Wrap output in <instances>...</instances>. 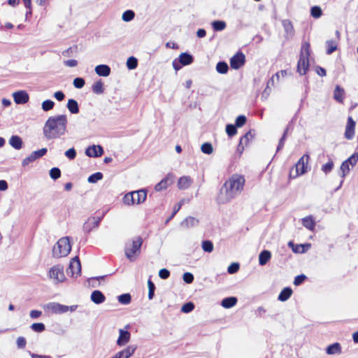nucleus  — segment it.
Segmentation results:
<instances>
[{
    "label": "nucleus",
    "instance_id": "680f3d73",
    "mask_svg": "<svg viewBox=\"0 0 358 358\" xmlns=\"http://www.w3.org/2000/svg\"><path fill=\"white\" fill-rule=\"evenodd\" d=\"M274 83V80H273V77L271 78L268 81H267V86L264 89V92H262V98H265L266 99L267 96L270 94L271 93V89L269 87V85H273Z\"/></svg>",
    "mask_w": 358,
    "mask_h": 358
},
{
    "label": "nucleus",
    "instance_id": "9d476101",
    "mask_svg": "<svg viewBox=\"0 0 358 358\" xmlns=\"http://www.w3.org/2000/svg\"><path fill=\"white\" fill-rule=\"evenodd\" d=\"M245 63V56L243 52L238 50L233 55L229 60L230 66L232 69L238 70L244 66Z\"/></svg>",
    "mask_w": 358,
    "mask_h": 358
},
{
    "label": "nucleus",
    "instance_id": "9b49d317",
    "mask_svg": "<svg viewBox=\"0 0 358 358\" xmlns=\"http://www.w3.org/2000/svg\"><path fill=\"white\" fill-rule=\"evenodd\" d=\"M129 327V324H127L125 326V329H119V337L116 341V343L118 346H124L129 342L131 334L128 330H127V329H128Z\"/></svg>",
    "mask_w": 358,
    "mask_h": 358
},
{
    "label": "nucleus",
    "instance_id": "412c9836",
    "mask_svg": "<svg viewBox=\"0 0 358 358\" xmlns=\"http://www.w3.org/2000/svg\"><path fill=\"white\" fill-rule=\"evenodd\" d=\"M132 192L134 196H135V204L143 203L146 200L148 192L146 189L143 188Z\"/></svg>",
    "mask_w": 358,
    "mask_h": 358
},
{
    "label": "nucleus",
    "instance_id": "f3484780",
    "mask_svg": "<svg viewBox=\"0 0 358 358\" xmlns=\"http://www.w3.org/2000/svg\"><path fill=\"white\" fill-rule=\"evenodd\" d=\"M288 246L292 248L294 253L303 254L310 248L311 244L309 243L294 244L292 241H289L288 243Z\"/></svg>",
    "mask_w": 358,
    "mask_h": 358
},
{
    "label": "nucleus",
    "instance_id": "6e6552de",
    "mask_svg": "<svg viewBox=\"0 0 358 358\" xmlns=\"http://www.w3.org/2000/svg\"><path fill=\"white\" fill-rule=\"evenodd\" d=\"M106 213V212H103L100 216L89 218L83 224V231L85 233H90L94 228L99 227Z\"/></svg>",
    "mask_w": 358,
    "mask_h": 358
},
{
    "label": "nucleus",
    "instance_id": "473e14b6",
    "mask_svg": "<svg viewBox=\"0 0 358 358\" xmlns=\"http://www.w3.org/2000/svg\"><path fill=\"white\" fill-rule=\"evenodd\" d=\"M211 27L214 31H222L227 27V23L224 20H215L211 22Z\"/></svg>",
    "mask_w": 358,
    "mask_h": 358
},
{
    "label": "nucleus",
    "instance_id": "603ef678",
    "mask_svg": "<svg viewBox=\"0 0 358 358\" xmlns=\"http://www.w3.org/2000/svg\"><path fill=\"white\" fill-rule=\"evenodd\" d=\"M55 106V102L51 99H46L42 102L41 108L43 111L47 112L52 110Z\"/></svg>",
    "mask_w": 358,
    "mask_h": 358
},
{
    "label": "nucleus",
    "instance_id": "ddd939ff",
    "mask_svg": "<svg viewBox=\"0 0 358 358\" xmlns=\"http://www.w3.org/2000/svg\"><path fill=\"white\" fill-rule=\"evenodd\" d=\"M104 153L103 148L101 145H92L88 146L85 154L89 157H99Z\"/></svg>",
    "mask_w": 358,
    "mask_h": 358
},
{
    "label": "nucleus",
    "instance_id": "8fccbe9b",
    "mask_svg": "<svg viewBox=\"0 0 358 358\" xmlns=\"http://www.w3.org/2000/svg\"><path fill=\"white\" fill-rule=\"evenodd\" d=\"M334 166V161L329 159V161L322 166L321 170L325 173L328 174L333 170Z\"/></svg>",
    "mask_w": 358,
    "mask_h": 358
},
{
    "label": "nucleus",
    "instance_id": "6ab92c4d",
    "mask_svg": "<svg viewBox=\"0 0 358 358\" xmlns=\"http://www.w3.org/2000/svg\"><path fill=\"white\" fill-rule=\"evenodd\" d=\"M282 25L285 30V37L286 38H290L294 35V26L292 24V22L288 20H282Z\"/></svg>",
    "mask_w": 358,
    "mask_h": 358
},
{
    "label": "nucleus",
    "instance_id": "f257e3e1",
    "mask_svg": "<svg viewBox=\"0 0 358 358\" xmlns=\"http://www.w3.org/2000/svg\"><path fill=\"white\" fill-rule=\"evenodd\" d=\"M245 178L242 175H233L222 185L217 196V202L224 204L241 193L245 185Z\"/></svg>",
    "mask_w": 358,
    "mask_h": 358
},
{
    "label": "nucleus",
    "instance_id": "6e6d98bb",
    "mask_svg": "<svg viewBox=\"0 0 358 358\" xmlns=\"http://www.w3.org/2000/svg\"><path fill=\"white\" fill-rule=\"evenodd\" d=\"M344 162H346L347 164H349V166H352V167H354L358 162V152H355Z\"/></svg>",
    "mask_w": 358,
    "mask_h": 358
},
{
    "label": "nucleus",
    "instance_id": "4d7b16f0",
    "mask_svg": "<svg viewBox=\"0 0 358 358\" xmlns=\"http://www.w3.org/2000/svg\"><path fill=\"white\" fill-rule=\"evenodd\" d=\"M340 169H341V172L340 176L343 178H344L349 173V172L350 171L349 164H348L347 162H344V161L342 162Z\"/></svg>",
    "mask_w": 358,
    "mask_h": 358
},
{
    "label": "nucleus",
    "instance_id": "7ed1b4c3",
    "mask_svg": "<svg viewBox=\"0 0 358 358\" xmlns=\"http://www.w3.org/2000/svg\"><path fill=\"white\" fill-rule=\"evenodd\" d=\"M69 236L62 237L59 239L52 248V257L61 258L67 256L71 250V244Z\"/></svg>",
    "mask_w": 358,
    "mask_h": 358
},
{
    "label": "nucleus",
    "instance_id": "49530a36",
    "mask_svg": "<svg viewBox=\"0 0 358 358\" xmlns=\"http://www.w3.org/2000/svg\"><path fill=\"white\" fill-rule=\"evenodd\" d=\"M201 150L203 154L210 155L213 152V147L211 143L205 142L201 146Z\"/></svg>",
    "mask_w": 358,
    "mask_h": 358
},
{
    "label": "nucleus",
    "instance_id": "69168bd1",
    "mask_svg": "<svg viewBox=\"0 0 358 358\" xmlns=\"http://www.w3.org/2000/svg\"><path fill=\"white\" fill-rule=\"evenodd\" d=\"M64 155L69 160H73L76 157L77 152L74 148H71L64 152Z\"/></svg>",
    "mask_w": 358,
    "mask_h": 358
},
{
    "label": "nucleus",
    "instance_id": "c9c22d12",
    "mask_svg": "<svg viewBox=\"0 0 358 358\" xmlns=\"http://www.w3.org/2000/svg\"><path fill=\"white\" fill-rule=\"evenodd\" d=\"M92 92L96 94H101L104 92V85L101 79L96 81L92 86Z\"/></svg>",
    "mask_w": 358,
    "mask_h": 358
},
{
    "label": "nucleus",
    "instance_id": "de8ad7c7",
    "mask_svg": "<svg viewBox=\"0 0 358 358\" xmlns=\"http://www.w3.org/2000/svg\"><path fill=\"white\" fill-rule=\"evenodd\" d=\"M135 17V13L132 10H125L122 15V19L124 22H129L131 21Z\"/></svg>",
    "mask_w": 358,
    "mask_h": 358
},
{
    "label": "nucleus",
    "instance_id": "20e7f679",
    "mask_svg": "<svg viewBox=\"0 0 358 358\" xmlns=\"http://www.w3.org/2000/svg\"><path fill=\"white\" fill-rule=\"evenodd\" d=\"M309 159L310 155L308 152L305 153L290 170L289 178H296L299 176L306 173L310 170V166H308Z\"/></svg>",
    "mask_w": 358,
    "mask_h": 358
},
{
    "label": "nucleus",
    "instance_id": "5701e85b",
    "mask_svg": "<svg viewBox=\"0 0 358 358\" xmlns=\"http://www.w3.org/2000/svg\"><path fill=\"white\" fill-rule=\"evenodd\" d=\"M8 143L15 150H20L23 147L22 138L18 135H13L10 138Z\"/></svg>",
    "mask_w": 358,
    "mask_h": 358
},
{
    "label": "nucleus",
    "instance_id": "f8f14e48",
    "mask_svg": "<svg viewBox=\"0 0 358 358\" xmlns=\"http://www.w3.org/2000/svg\"><path fill=\"white\" fill-rule=\"evenodd\" d=\"M43 308L50 310L54 314H62L67 312V306L57 302H50L44 305Z\"/></svg>",
    "mask_w": 358,
    "mask_h": 358
},
{
    "label": "nucleus",
    "instance_id": "79ce46f5",
    "mask_svg": "<svg viewBox=\"0 0 358 358\" xmlns=\"http://www.w3.org/2000/svg\"><path fill=\"white\" fill-rule=\"evenodd\" d=\"M237 127L233 124H227L225 131L229 138H232L237 134Z\"/></svg>",
    "mask_w": 358,
    "mask_h": 358
},
{
    "label": "nucleus",
    "instance_id": "a18cd8bd",
    "mask_svg": "<svg viewBox=\"0 0 358 358\" xmlns=\"http://www.w3.org/2000/svg\"><path fill=\"white\" fill-rule=\"evenodd\" d=\"M201 248L204 252L210 253L213 251L214 245L211 241L204 240L201 243Z\"/></svg>",
    "mask_w": 358,
    "mask_h": 358
},
{
    "label": "nucleus",
    "instance_id": "e2e57ef3",
    "mask_svg": "<svg viewBox=\"0 0 358 358\" xmlns=\"http://www.w3.org/2000/svg\"><path fill=\"white\" fill-rule=\"evenodd\" d=\"M255 131L254 129H250L248 132H246L244 136H243L240 140H242V142L245 143V144H247L249 141H250V138H253L254 136H255Z\"/></svg>",
    "mask_w": 358,
    "mask_h": 358
},
{
    "label": "nucleus",
    "instance_id": "13d9d810",
    "mask_svg": "<svg viewBox=\"0 0 358 358\" xmlns=\"http://www.w3.org/2000/svg\"><path fill=\"white\" fill-rule=\"evenodd\" d=\"M85 84V80L82 77H76L73 79V85L76 89H82Z\"/></svg>",
    "mask_w": 358,
    "mask_h": 358
},
{
    "label": "nucleus",
    "instance_id": "a878e982",
    "mask_svg": "<svg viewBox=\"0 0 358 358\" xmlns=\"http://www.w3.org/2000/svg\"><path fill=\"white\" fill-rule=\"evenodd\" d=\"M272 255L271 251L263 250L259 255V264L260 266L266 265L271 259Z\"/></svg>",
    "mask_w": 358,
    "mask_h": 358
},
{
    "label": "nucleus",
    "instance_id": "ea45409f",
    "mask_svg": "<svg viewBox=\"0 0 358 358\" xmlns=\"http://www.w3.org/2000/svg\"><path fill=\"white\" fill-rule=\"evenodd\" d=\"M138 64L137 58L134 56H130L127 60L126 66L129 70H134L137 68Z\"/></svg>",
    "mask_w": 358,
    "mask_h": 358
},
{
    "label": "nucleus",
    "instance_id": "c03bdc74",
    "mask_svg": "<svg viewBox=\"0 0 358 358\" xmlns=\"http://www.w3.org/2000/svg\"><path fill=\"white\" fill-rule=\"evenodd\" d=\"M310 15L315 18L318 19L322 15V10L319 6H313L310 8Z\"/></svg>",
    "mask_w": 358,
    "mask_h": 358
},
{
    "label": "nucleus",
    "instance_id": "c85d7f7f",
    "mask_svg": "<svg viewBox=\"0 0 358 358\" xmlns=\"http://www.w3.org/2000/svg\"><path fill=\"white\" fill-rule=\"evenodd\" d=\"M344 89L341 86L337 85L334 90V99L337 102L342 103L344 99Z\"/></svg>",
    "mask_w": 358,
    "mask_h": 358
},
{
    "label": "nucleus",
    "instance_id": "cd10ccee",
    "mask_svg": "<svg viewBox=\"0 0 358 358\" xmlns=\"http://www.w3.org/2000/svg\"><path fill=\"white\" fill-rule=\"evenodd\" d=\"M171 182H172L169 178V176L168 175L155 185V189L157 192H161L164 189H166L171 184Z\"/></svg>",
    "mask_w": 358,
    "mask_h": 358
},
{
    "label": "nucleus",
    "instance_id": "39448f33",
    "mask_svg": "<svg viewBox=\"0 0 358 358\" xmlns=\"http://www.w3.org/2000/svg\"><path fill=\"white\" fill-rule=\"evenodd\" d=\"M194 61V56L189 52H181L178 57L172 62L173 68L176 71H178L183 66L192 64Z\"/></svg>",
    "mask_w": 358,
    "mask_h": 358
},
{
    "label": "nucleus",
    "instance_id": "e433bc0d",
    "mask_svg": "<svg viewBox=\"0 0 358 358\" xmlns=\"http://www.w3.org/2000/svg\"><path fill=\"white\" fill-rule=\"evenodd\" d=\"M217 72L220 74H226L229 71L228 64L225 61H219L215 66Z\"/></svg>",
    "mask_w": 358,
    "mask_h": 358
},
{
    "label": "nucleus",
    "instance_id": "58836bf2",
    "mask_svg": "<svg viewBox=\"0 0 358 358\" xmlns=\"http://www.w3.org/2000/svg\"><path fill=\"white\" fill-rule=\"evenodd\" d=\"M117 301L122 305H128L131 301V295L130 293H124L117 296Z\"/></svg>",
    "mask_w": 358,
    "mask_h": 358
},
{
    "label": "nucleus",
    "instance_id": "c756f323",
    "mask_svg": "<svg viewBox=\"0 0 358 358\" xmlns=\"http://www.w3.org/2000/svg\"><path fill=\"white\" fill-rule=\"evenodd\" d=\"M199 221L194 217L188 216L180 222V226L185 228H190L198 225Z\"/></svg>",
    "mask_w": 358,
    "mask_h": 358
},
{
    "label": "nucleus",
    "instance_id": "2f4dec72",
    "mask_svg": "<svg viewBox=\"0 0 358 358\" xmlns=\"http://www.w3.org/2000/svg\"><path fill=\"white\" fill-rule=\"evenodd\" d=\"M341 352V346L339 343H334L326 348V353L329 355Z\"/></svg>",
    "mask_w": 358,
    "mask_h": 358
},
{
    "label": "nucleus",
    "instance_id": "0e129e2a",
    "mask_svg": "<svg viewBox=\"0 0 358 358\" xmlns=\"http://www.w3.org/2000/svg\"><path fill=\"white\" fill-rule=\"evenodd\" d=\"M240 268V264L238 262L231 263L227 268V272L230 274H234L238 272Z\"/></svg>",
    "mask_w": 358,
    "mask_h": 358
},
{
    "label": "nucleus",
    "instance_id": "4468645a",
    "mask_svg": "<svg viewBox=\"0 0 358 358\" xmlns=\"http://www.w3.org/2000/svg\"><path fill=\"white\" fill-rule=\"evenodd\" d=\"M356 122L351 116L347 119V124L345 130V138L348 140H351L355 136Z\"/></svg>",
    "mask_w": 358,
    "mask_h": 358
},
{
    "label": "nucleus",
    "instance_id": "0eeeda50",
    "mask_svg": "<svg viewBox=\"0 0 358 358\" xmlns=\"http://www.w3.org/2000/svg\"><path fill=\"white\" fill-rule=\"evenodd\" d=\"M68 275H71V277H76L81 275V263L78 256L73 257L69 263V265L66 269Z\"/></svg>",
    "mask_w": 358,
    "mask_h": 358
},
{
    "label": "nucleus",
    "instance_id": "393cba45",
    "mask_svg": "<svg viewBox=\"0 0 358 358\" xmlns=\"http://www.w3.org/2000/svg\"><path fill=\"white\" fill-rule=\"evenodd\" d=\"M293 293L292 289L290 287H284L278 296V300L281 302L287 301Z\"/></svg>",
    "mask_w": 358,
    "mask_h": 358
},
{
    "label": "nucleus",
    "instance_id": "4c0bfd02",
    "mask_svg": "<svg viewBox=\"0 0 358 358\" xmlns=\"http://www.w3.org/2000/svg\"><path fill=\"white\" fill-rule=\"evenodd\" d=\"M310 44L309 42L305 41L302 43L300 52V56L309 59L310 55Z\"/></svg>",
    "mask_w": 358,
    "mask_h": 358
},
{
    "label": "nucleus",
    "instance_id": "a19ab883",
    "mask_svg": "<svg viewBox=\"0 0 358 358\" xmlns=\"http://www.w3.org/2000/svg\"><path fill=\"white\" fill-rule=\"evenodd\" d=\"M122 201L124 203V204L125 205H127V206H132V205H134L135 204V196H134L133 195V192H129L128 193H127L123 199H122Z\"/></svg>",
    "mask_w": 358,
    "mask_h": 358
},
{
    "label": "nucleus",
    "instance_id": "338daca9",
    "mask_svg": "<svg viewBox=\"0 0 358 358\" xmlns=\"http://www.w3.org/2000/svg\"><path fill=\"white\" fill-rule=\"evenodd\" d=\"M159 277L162 280L168 279L171 275V272L167 268H163L159 271Z\"/></svg>",
    "mask_w": 358,
    "mask_h": 358
},
{
    "label": "nucleus",
    "instance_id": "423d86ee",
    "mask_svg": "<svg viewBox=\"0 0 358 358\" xmlns=\"http://www.w3.org/2000/svg\"><path fill=\"white\" fill-rule=\"evenodd\" d=\"M142 244V238L138 236L136 240L132 241L131 244L126 245L124 249L125 256L130 262L134 261V256L141 252Z\"/></svg>",
    "mask_w": 358,
    "mask_h": 358
},
{
    "label": "nucleus",
    "instance_id": "aec40b11",
    "mask_svg": "<svg viewBox=\"0 0 358 358\" xmlns=\"http://www.w3.org/2000/svg\"><path fill=\"white\" fill-rule=\"evenodd\" d=\"M90 299L94 303L99 305L106 301V296L101 291L95 289L91 293Z\"/></svg>",
    "mask_w": 358,
    "mask_h": 358
},
{
    "label": "nucleus",
    "instance_id": "b1692460",
    "mask_svg": "<svg viewBox=\"0 0 358 358\" xmlns=\"http://www.w3.org/2000/svg\"><path fill=\"white\" fill-rule=\"evenodd\" d=\"M301 223L304 227L310 231L315 229L316 222L313 215H308L301 219Z\"/></svg>",
    "mask_w": 358,
    "mask_h": 358
},
{
    "label": "nucleus",
    "instance_id": "3c124183",
    "mask_svg": "<svg viewBox=\"0 0 358 358\" xmlns=\"http://www.w3.org/2000/svg\"><path fill=\"white\" fill-rule=\"evenodd\" d=\"M48 152V149L46 148H43L41 149L35 150L31 153L33 158L36 160L41 158L44 155H45Z\"/></svg>",
    "mask_w": 358,
    "mask_h": 358
},
{
    "label": "nucleus",
    "instance_id": "774afa93",
    "mask_svg": "<svg viewBox=\"0 0 358 358\" xmlns=\"http://www.w3.org/2000/svg\"><path fill=\"white\" fill-rule=\"evenodd\" d=\"M182 280L187 284H190V283H192L194 281V275L192 273H190V272H185L182 275Z\"/></svg>",
    "mask_w": 358,
    "mask_h": 358
},
{
    "label": "nucleus",
    "instance_id": "72a5a7b5",
    "mask_svg": "<svg viewBox=\"0 0 358 358\" xmlns=\"http://www.w3.org/2000/svg\"><path fill=\"white\" fill-rule=\"evenodd\" d=\"M192 182L189 176H182L178 180V187L180 189H185L188 188Z\"/></svg>",
    "mask_w": 358,
    "mask_h": 358
},
{
    "label": "nucleus",
    "instance_id": "f03ea898",
    "mask_svg": "<svg viewBox=\"0 0 358 358\" xmlns=\"http://www.w3.org/2000/svg\"><path fill=\"white\" fill-rule=\"evenodd\" d=\"M68 120L66 115H57L48 118L43 128L46 140L59 138L66 132Z\"/></svg>",
    "mask_w": 358,
    "mask_h": 358
},
{
    "label": "nucleus",
    "instance_id": "4be33fe9",
    "mask_svg": "<svg viewBox=\"0 0 358 358\" xmlns=\"http://www.w3.org/2000/svg\"><path fill=\"white\" fill-rule=\"evenodd\" d=\"M95 73L102 77H107L111 72L110 67L107 64H99L94 69Z\"/></svg>",
    "mask_w": 358,
    "mask_h": 358
},
{
    "label": "nucleus",
    "instance_id": "a211bd4d",
    "mask_svg": "<svg viewBox=\"0 0 358 358\" xmlns=\"http://www.w3.org/2000/svg\"><path fill=\"white\" fill-rule=\"evenodd\" d=\"M136 349L137 346L136 345H130L124 349L117 352L115 355L118 358H129L134 354Z\"/></svg>",
    "mask_w": 358,
    "mask_h": 358
},
{
    "label": "nucleus",
    "instance_id": "1a4fd4ad",
    "mask_svg": "<svg viewBox=\"0 0 358 358\" xmlns=\"http://www.w3.org/2000/svg\"><path fill=\"white\" fill-rule=\"evenodd\" d=\"M48 275L58 282H64L66 277L64 273V266L61 264H57L50 268Z\"/></svg>",
    "mask_w": 358,
    "mask_h": 358
},
{
    "label": "nucleus",
    "instance_id": "f704fd0d",
    "mask_svg": "<svg viewBox=\"0 0 358 358\" xmlns=\"http://www.w3.org/2000/svg\"><path fill=\"white\" fill-rule=\"evenodd\" d=\"M325 45L327 48L326 53L327 55H331L334 52L337 50L338 49V43L335 40H327L325 42Z\"/></svg>",
    "mask_w": 358,
    "mask_h": 358
},
{
    "label": "nucleus",
    "instance_id": "37998d69",
    "mask_svg": "<svg viewBox=\"0 0 358 358\" xmlns=\"http://www.w3.org/2000/svg\"><path fill=\"white\" fill-rule=\"evenodd\" d=\"M103 178V174L101 172H96L92 174H91L88 178L87 182L89 183H96L99 180H102Z\"/></svg>",
    "mask_w": 358,
    "mask_h": 358
},
{
    "label": "nucleus",
    "instance_id": "864d4df0",
    "mask_svg": "<svg viewBox=\"0 0 358 358\" xmlns=\"http://www.w3.org/2000/svg\"><path fill=\"white\" fill-rule=\"evenodd\" d=\"M195 308L194 303L192 301L185 303L181 307V312L184 313H191Z\"/></svg>",
    "mask_w": 358,
    "mask_h": 358
},
{
    "label": "nucleus",
    "instance_id": "bf43d9fd",
    "mask_svg": "<svg viewBox=\"0 0 358 358\" xmlns=\"http://www.w3.org/2000/svg\"><path fill=\"white\" fill-rule=\"evenodd\" d=\"M306 279H307V276L303 273L297 275L296 276H295V278L294 279L293 284L295 286H299V285H302L306 281Z\"/></svg>",
    "mask_w": 358,
    "mask_h": 358
},
{
    "label": "nucleus",
    "instance_id": "052dcab7",
    "mask_svg": "<svg viewBox=\"0 0 358 358\" xmlns=\"http://www.w3.org/2000/svg\"><path fill=\"white\" fill-rule=\"evenodd\" d=\"M247 122V117L244 115H240L235 120V125L238 127H242Z\"/></svg>",
    "mask_w": 358,
    "mask_h": 358
},
{
    "label": "nucleus",
    "instance_id": "09e8293b",
    "mask_svg": "<svg viewBox=\"0 0 358 358\" xmlns=\"http://www.w3.org/2000/svg\"><path fill=\"white\" fill-rule=\"evenodd\" d=\"M31 329L36 333H41L45 330V325L43 322H35L30 326Z\"/></svg>",
    "mask_w": 358,
    "mask_h": 358
},
{
    "label": "nucleus",
    "instance_id": "2eb2a0df",
    "mask_svg": "<svg viewBox=\"0 0 358 358\" xmlns=\"http://www.w3.org/2000/svg\"><path fill=\"white\" fill-rule=\"evenodd\" d=\"M13 97L16 104H25L29 100V96L25 90H18L13 93Z\"/></svg>",
    "mask_w": 358,
    "mask_h": 358
},
{
    "label": "nucleus",
    "instance_id": "5fc2aeb1",
    "mask_svg": "<svg viewBox=\"0 0 358 358\" xmlns=\"http://www.w3.org/2000/svg\"><path fill=\"white\" fill-rule=\"evenodd\" d=\"M50 177L56 180L61 177V170L58 167H53L49 171Z\"/></svg>",
    "mask_w": 358,
    "mask_h": 358
},
{
    "label": "nucleus",
    "instance_id": "dca6fc26",
    "mask_svg": "<svg viewBox=\"0 0 358 358\" xmlns=\"http://www.w3.org/2000/svg\"><path fill=\"white\" fill-rule=\"evenodd\" d=\"M309 59L303 57V56H299V61L297 62V72L301 75H306L309 70Z\"/></svg>",
    "mask_w": 358,
    "mask_h": 358
},
{
    "label": "nucleus",
    "instance_id": "7c9ffc66",
    "mask_svg": "<svg viewBox=\"0 0 358 358\" xmlns=\"http://www.w3.org/2000/svg\"><path fill=\"white\" fill-rule=\"evenodd\" d=\"M66 108L69 110L71 114H78L79 113V106L78 101L74 99H69L68 100Z\"/></svg>",
    "mask_w": 358,
    "mask_h": 358
},
{
    "label": "nucleus",
    "instance_id": "bb28decb",
    "mask_svg": "<svg viewBox=\"0 0 358 358\" xmlns=\"http://www.w3.org/2000/svg\"><path fill=\"white\" fill-rule=\"evenodd\" d=\"M238 299L236 296H227L224 298L220 303V305L227 309L231 308L236 305Z\"/></svg>",
    "mask_w": 358,
    "mask_h": 358
}]
</instances>
